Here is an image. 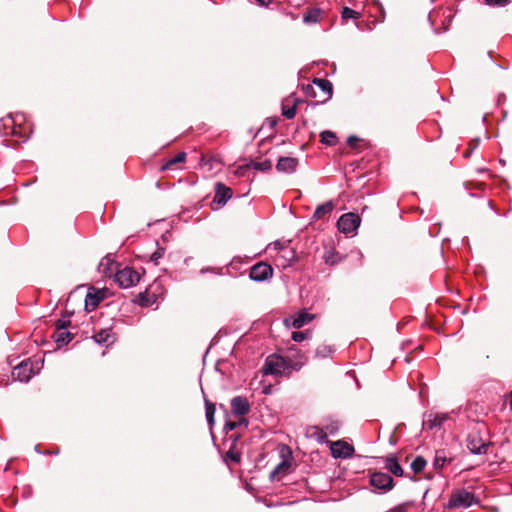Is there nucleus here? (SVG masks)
<instances>
[{
  "instance_id": "obj_1",
  "label": "nucleus",
  "mask_w": 512,
  "mask_h": 512,
  "mask_svg": "<svg viewBox=\"0 0 512 512\" xmlns=\"http://www.w3.org/2000/svg\"><path fill=\"white\" fill-rule=\"evenodd\" d=\"M299 368L300 365H291L284 357L273 354L266 358L262 372L264 375H288L292 369L298 370Z\"/></svg>"
},
{
  "instance_id": "obj_2",
  "label": "nucleus",
  "mask_w": 512,
  "mask_h": 512,
  "mask_svg": "<svg viewBox=\"0 0 512 512\" xmlns=\"http://www.w3.org/2000/svg\"><path fill=\"white\" fill-rule=\"evenodd\" d=\"M43 366V360L25 359L12 371V377L20 382H28L34 375L39 373Z\"/></svg>"
},
{
  "instance_id": "obj_3",
  "label": "nucleus",
  "mask_w": 512,
  "mask_h": 512,
  "mask_svg": "<svg viewBox=\"0 0 512 512\" xmlns=\"http://www.w3.org/2000/svg\"><path fill=\"white\" fill-rule=\"evenodd\" d=\"M477 503L475 495L466 489L453 491L446 504L448 509H466Z\"/></svg>"
},
{
  "instance_id": "obj_4",
  "label": "nucleus",
  "mask_w": 512,
  "mask_h": 512,
  "mask_svg": "<svg viewBox=\"0 0 512 512\" xmlns=\"http://www.w3.org/2000/svg\"><path fill=\"white\" fill-rule=\"evenodd\" d=\"M24 121H25V117L23 114H15V115L9 114L6 117L1 119L2 125H3L4 129L6 130L5 134L6 135L11 134L14 136L19 135L20 138L23 139V141L28 139V136L22 135V134H26V128H22V126H21L22 122H24Z\"/></svg>"
},
{
  "instance_id": "obj_5",
  "label": "nucleus",
  "mask_w": 512,
  "mask_h": 512,
  "mask_svg": "<svg viewBox=\"0 0 512 512\" xmlns=\"http://www.w3.org/2000/svg\"><path fill=\"white\" fill-rule=\"evenodd\" d=\"M370 485L379 493H386L395 486L393 478L384 472H373L370 474Z\"/></svg>"
},
{
  "instance_id": "obj_6",
  "label": "nucleus",
  "mask_w": 512,
  "mask_h": 512,
  "mask_svg": "<svg viewBox=\"0 0 512 512\" xmlns=\"http://www.w3.org/2000/svg\"><path fill=\"white\" fill-rule=\"evenodd\" d=\"M114 280L121 288L127 289L139 282L140 274L131 267H125L116 272Z\"/></svg>"
},
{
  "instance_id": "obj_7",
  "label": "nucleus",
  "mask_w": 512,
  "mask_h": 512,
  "mask_svg": "<svg viewBox=\"0 0 512 512\" xmlns=\"http://www.w3.org/2000/svg\"><path fill=\"white\" fill-rule=\"evenodd\" d=\"M361 219L360 217L355 213H346L343 214L337 221V227L340 232L344 234H350L354 233L359 225H360Z\"/></svg>"
},
{
  "instance_id": "obj_8",
  "label": "nucleus",
  "mask_w": 512,
  "mask_h": 512,
  "mask_svg": "<svg viewBox=\"0 0 512 512\" xmlns=\"http://www.w3.org/2000/svg\"><path fill=\"white\" fill-rule=\"evenodd\" d=\"M273 275V269L270 265L264 262H259L253 265L249 272V278L256 282H262Z\"/></svg>"
},
{
  "instance_id": "obj_9",
  "label": "nucleus",
  "mask_w": 512,
  "mask_h": 512,
  "mask_svg": "<svg viewBox=\"0 0 512 512\" xmlns=\"http://www.w3.org/2000/svg\"><path fill=\"white\" fill-rule=\"evenodd\" d=\"M250 410L251 405L246 397L235 396L231 399V411L235 417L245 418Z\"/></svg>"
},
{
  "instance_id": "obj_10",
  "label": "nucleus",
  "mask_w": 512,
  "mask_h": 512,
  "mask_svg": "<svg viewBox=\"0 0 512 512\" xmlns=\"http://www.w3.org/2000/svg\"><path fill=\"white\" fill-rule=\"evenodd\" d=\"M314 319V315L307 313L305 310L299 311L297 314L290 316L284 320L287 327L300 329Z\"/></svg>"
},
{
  "instance_id": "obj_11",
  "label": "nucleus",
  "mask_w": 512,
  "mask_h": 512,
  "mask_svg": "<svg viewBox=\"0 0 512 512\" xmlns=\"http://www.w3.org/2000/svg\"><path fill=\"white\" fill-rule=\"evenodd\" d=\"M448 418L449 415L447 413H428L423 420V429L434 430L441 428Z\"/></svg>"
},
{
  "instance_id": "obj_12",
  "label": "nucleus",
  "mask_w": 512,
  "mask_h": 512,
  "mask_svg": "<svg viewBox=\"0 0 512 512\" xmlns=\"http://www.w3.org/2000/svg\"><path fill=\"white\" fill-rule=\"evenodd\" d=\"M354 453V447L342 440H338L331 445V454L334 458H349Z\"/></svg>"
},
{
  "instance_id": "obj_13",
  "label": "nucleus",
  "mask_w": 512,
  "mask_h": 512,
  "mask_svg": "<svg viewBox=\"0 0 512 512\" xmlns=\"http://www.w3.org/2000/svg\"><path fill=\"white\" fill-rule=\"evenodd\" d=\"M467 448L472 454H485L488 444L477 434H470L467 438Z\"/></svg>"
},
{
  "instance_id": "obj_14",
  "label": "nucleus",
  "mask_w": 512,
  "mask_h": 512,
  "mask_svg": "<svg viewBox=\"0 0 512 512\" xmlns=\"http://www.w3.org/2000/svg\"><path fill=\"white\" fill-rule=\"evenodd\" d=\"M233 195L232 189L225 184L218 182L215 184V196L213 202L219 205H225Z\"/></svg>"
},
{
  "instance_id": "obj_15",
  "label": "nucleus",
  "mask_w": 512,
  "mask_h": 512,
  "mask_svg": "<svg viewBox=\"0 0 512 512\" xmlns=\"http://www.w3.org/2000/svg\"><path fill=\"white\" fill-rule=\"evenodd\" d=\"M299 162L297 158L294 157H280L276 164V169L279 172L284 173H293L295 172Z\"/></svg>"
},
{
  "instance_id": "obj_16",
  "label": "nucleus",
  "mask_w": 512,
  "mask_h": 512,
  "mask_svg": "<svg viewBox=\"0 0 512 512\" xmlns=\"http://www.w3.org/2000/svg\"><path fill=\"white\" fill-rule=\"evenodd\" d=\"M96 343L109 346L114 343L115 336L111 329H101L93 336Z\"/></svg>"
},
{
  "instance_id": "obj_17",
  "label": "nucleus",
  "mask_w": 512,
  "mask_h": 512,
  "mask_svg": "<svg viewBox=\"0 0 512 512\" xmlns=\"http://www.w3.org/2000/svg\"><path fill=\"white\" fill-rule=\"evenodd\" d=\"M385 468L395 476L401 477L404 474V470L396 457H387L385 459Z\"/></svg>"
},
{
  "instance_id": "obj_18",
  "label": "nucleus",
  "mask_w": 512,
  "mask_h": 512,
  "mask_svg": "<svg viewBox=\"0 0 512 512\" xmlns=\"http://www.w3.org/2000/svg\"><path fill=\"white\" fill-rule=\"evenodd\" d=\"M313 84L316 85L326 95V99L331 98L333 86L329 80L323 78H315L313 80Z\"/></svg>"
},
{
  "instance_id": "obj_19",
  "label": "nucleus",
  "mask_w": 512,
  "mask_h": 512,
  "mask_svg": "<svg viewBox=\"0 0 512 512\" xmlns=\"http://www.w3.org/2000/svg\"><path fill=\"white\" fill-rule=\"evenodd\" d=\"M334 209V203L332 201H327L319 206H317L313 219H321L325 215H329Z\"/></svg>"
},
{
  "instance_id": "obj_20",
  "label": "nucleus",
  "mask_w": 512,
  "mask_h": 512,
  "mask_svg": "<svg viewBox=\"0 0 512 512\" xmlns=\"http://www.w3.org/2000/svg\"><path fill=\"white\" fill-rule=\"evenodd\" d=\"M322 10L320 8L309 9L303 16V22L306 24L318 23L321 19Z\"/></svg>"
},
{
  "instance_id": "obj_21",
  "label": "nucleus",
  "mask_w": 512,
  "mask_h": 512,
  "mask_svg": "<svg viewBox=\"0 0 512 512\" xmlns=\"http://www.w3.org/2000/svg\"><path fill=\"white\" fill-rule=\"evenodd\" d=\"M186 156L187 155H186L185 152L177 153L174 157L169 159L166 163H164L161 166V170L166 171V170L173 169L174 165L179 164V163H183L185 161V159H186Z\"/></svg>"
},
{
  "instance_id": "obj_22",
  "label": "nucleus",
  "mask_w": 512,
  "mask_h": 512,
  "mask_svg": "<svg viewBox=\"0 0 512 512\" xmlns=\"http://www.w3.org/2000/svg\"><path fill=\"white\" fill-rule=\"evenodd\" d=\"M450 460L451 459L447 457L444 450L436 451L433 466L436 470H440L446 465V463L450 462Z\"/></svg>"
},
{
  "instance_id": "obj_23",
  "label": "nucleus",
  "mask_w": 512,
  "mask_h": 512,
  "mask_svg": "<svg viewBox=\"0 0 512 512\" xmlns=\"http://www.w3.org/2000/svg\"><path fill=\"white\" fill-rule=\"evenodd\" d=\"M335 352V348L332 345L321 344L317 347L315 354L316 357L326 358L331 356Z\"/></svg>"
},
{
  "instance_id": "obj_24",
  "label": "nucleus",
  "mask_w": 512,
  "mask_h": 512,
  "mask_svg": "<svg viewBox=\"0 0 512 512\" xmlns=\"http://www.w3.org/2000/svg\"><path fill=\"white\" fill-rule=\"evenodd\" d=\"M283 254L277 258V261L282 259V261L279 262L278 265H281L282 267H287L290 265L291 261L294 258V251L292 249L285 248L283 251Z\"/></svg>"
},
{
  "instance_id": "obj_25",
  "label": "nucleus",
  "mask_w": 512,
  "mask_h": 512,
  "mask_svg": "<svg viewBox=\"0 0 512 512\" xmlns=\"http://www.w3.org/2000/svg\"><path fill=\"white\" fill-rule=\"evenodd\" d=\"M215 405L205 399V415L210 427L214 425Z\"/></svg>"
},
{
  "instance_id": "obj_26",
  "label": "nucleus",
  "mask_w": 512,
  "mask_h": 512,
  "mask_svg": "<svg viewBox=\"0 0 512 512\" xmlns=\"http://www.w3.org/2000/svg\"><path fill=\"white\" fill-rule=\"evenodd\" d=\"M325 263L328 265H335L340 262V255L333 249L327 250L324 254Z\"/></svg>"
},
{
  "instance_id": "obj_27",
  "label": "nucleus",
  "mask_w": 512,
  "mask_h": 512,
  "mask_svg": "<svg viewBox=\"0 0 512 512\" xmlns=\"http://www.w3.org/2000/svg\"><path fill=\"white\" fill-rule=\"evenodd\" d=\"M73 336L68 331H57L55 334V341L59 345H66L72 340Z\"/></svg>"
},
{
  "instance_id": "obj_28",
  "label": "nucleus",
  "mask_w": 512,
  "mask_h": 512,
  "mask_svg": "<svg viewBox=\"0 0 512 512\" xmlns=\"http://www.w3.org/2000/svg\"><path fill=\"white\" fill-rule=\"evenodd\" d=\"M321 142L326 144V145H329V146H333L336 144V135L332 132V131H323L321 133Z\"/></svg>"
},
{
  "instance_id": "obj_29",
  "label": "nucleus",
  "mask_w": 512,
  "mask_h": 512,
  "mask_svg": "<svg viewBox=\"0 0 512 512\" xmlns=\"http://www.w3.org/2000/svg\"><path fill=\"white\" fill-rule=\"evenodd\" d=\"M244 426V427H247L248 426V420L246 418H238L237 421H227L225 423V426H224V429L226 431H232L234 430L236 427L238 426Z\"/></svg>"
},
{
  "instance_id": "obj_30",
  "label": "nucleus",
  "mask_w": 512,
  "mask_h": 512,
  "mask_svg": "<svg viewBox=\"0 0 512 512\" xmlns=\"http://www.w3.org/2000/svg\"><path fill=\"white\" fill-rule=\"evenodd\" d=\"M427 462L422 456H417L411 463V469L415 473H419L424 470Z\"/></svg>"
},
{
  "instance_id": "obj_31",
  "label": "nucleus",
  "mask_w": 512,
  "mask_h": 512,
  "mask_svg": "<svg viewBox=\"0 0 512 512\" xmlns=\"http://www.w3.org/2000/svg\"><path fill=\"white\" fill-rule=\"evenodd\" d=\"M290 467V463L287 460H282L272 471L270 477L275 478L276 475L285 473Z\"/></svg>"
},
{
  "instance_id": "obj_32",
  "label": "nucleus",
  "mask_w": 512,
  "mask_h": 512,
  "mask_svg": "<svg viewBox=\"0 0 512 512\" xmlns=\"http://www.w3.org/2000/svg\"><path fill=\"white\" fill-rule=\"evenodd\" d=\"M251 168L257 170V171H268L272 167V163L270 160H264L262 162H250Z\"/></svg>"
},
{
  "instance_id": "obj_33",
  "label": "nucleus",
  "mask_w": 512,
  "mask_h": 512,
  "mask_svg": "<svg viewBox=\"0 0 512 512\" xmlns=\"http://www.w3.org/2000/svg\"><path fill=\"white\" fill-rule=\"evenodd\" d=\"M282 115L287 119H292L296 115V106L295 104L289 105L286 103L282 104Z\"/></svg>"
},
{
  "instance_id": "obj_34",
  "label": "nucleus",
  "mask_w": 512,
  "mask_h": 512,
  "mask_svg": "<svg viewBox=\"0 0 512 512\" xmlns=\"http://www.w3.org/2000/svg\"><path fill=\"white\" fill-rule=\"evenodd\" d=\"M341 16H342V19H344V20L358 19L360 17V13L349 8V7H344L342 10Z\"/></svg>"
},
{
  "instance_id": "obj_35",
  "label": "nucleus",
  "mask_w": 512,
  "mask_h": 512,
  "mask_svg": "<svg viewBox=\"0 0 512 512\" xmlns=\"http://www.w3.org/2000/svg\"><path fill=\"white\" fill-rule=\"evenodd\" d=\"M310 335L311 334L308 331H294V332H292L291 338L295 342H302L305 339L309 338Z\"/></svg>"
},
{
  "instance_id": "obj_36",
  "label": "nucleus",
  "mask_w": 512,
  "mask_h": 512,
  "mask_svg": "<svg viewBox=\"0 0 512 512\" xmlns=\"http://www.w3.org/2000/svg\"><path fill=\"white\" fill-rule=\"evenodd\" d=\"M338 428H339V423L337 421H333L330 424L325 425L323 428L324 432H325V436L334 435L338 431Z\"/></svg>"
},
{
  "instance_id": "obj_37",
  "label": "nucleus",
  "mask_w": 512,
  "mask_h": 512,
  "mask_svg": "<svg viewBox=\"0 0 512 512\" xmlns=\"http://www.w3.org/2000/svg\"><path fill=\"white\" fill-rule=\"evenodd\" d=\"M484 2L492 7H505L510 3V0H484Z\"/></svg>"
},
{
  "instance_id": "obj_38",
  "label": "nucleus",
  "mask_w": 512,
  "mask_h": 512,
  "mask_svg": "<svg viewBox=\"0 0 512 512\" xmlns=\"http://www.w3.org/2000/svg\"><path fill=\"white\" fill-rule=\"evenodd\" d=\"M249 169H251L250 163L241 165L236 169L235 174L239 177H244Z\"/></svg>"
},
{
  "instance_id": "obj_39",
  "label": "nucleus",
  "mask_w": 512,
  "mask_h": 512,
  "mask_svg": "<svg viewBox=\"0 0 512 512\" xmlns=\"http://www.w3.org/2000/svg\"><path fill=\"white\" fill-rule=\"evenodd\" d=\"M70 321L65 319H59L56 322L57 331H67Z\"/></svg>"
},
{
  "instance_id": "obj_40",
  "label": "nucleus",
  "mask_w": 512,
  "mask_h": 512,
  "mask_svg": "<svg viewBox=\"0 0 512 512\" xmlns=\"http://www.w3.org/2000/svg\"><path fill=\"white\" fill-rule=\"evenodd\" d=\"M408 507H409V503H401L399 505L392 507L387 512H407Z\"/></svg>"
},
{
  "instance_id": "obj_41",
  "label": "nucleus",
  "mask_w": 512,
  "mask_h": 512,
  "mask_svg": "<svg viewBox=\"0 0 512 512\" xmlns=\"http://www.w3.org/2000/svg\"><path fill=\"white\" fill-rule=\"evenodd\" d=\"M164 248H158L152 255L151 261L157 264L158 260L164 256Z\"/></svg>"
},
{
  "instance_id": "obj_42",
  "label": "nucleus",
  "mask_w": 512,
  "mask_h": 512,
  "mask_svg": "<svg viewBox=\"0 0 512 512\" xmlns=\"http://www.w3.org/2000/svg\"><path fill=\"white\" fill-rule=\"evenodd\" d=\"M227 457L230 458L233 462L238 463L240 461V455L237 452L229 450L227 452Z\"/></svg>"
},
{
  "instance_id": "obj_43",
  "label": "nucleus",
  "mask_w": 512,
  "mask_h": 512,
  "mask_svg": "<svg viewBox=\"0 0 512 512\" xmlns=\"http://www.w3.org/2000/svg\"><path fill=\"white\" fill-rule=\"evenodd\" d=\"M358 141H359V138L354 135H351L347 138V143L351 147H354Z\"/></svg>"
},
{
  "instance_id": "obj_44",
  "label": "nucleus",
  "mask_w": 512,
  "mask_h": 512,
  "mask_svg": "<svg viewBox=\"0 0 512 512\" xmlns=\"http://www.w3.org/2000/svg\"><path fill=\"white\" fill-rule=\"evenodd\" d=\"M272 245L273 248L278 251H283L285 249V245L281 241H275Z\"/></svg>"
},
{
  "instance_id": "obj_45",
  "label": "nucleus",
  "mask_w": 512,
  "mask_h": 512,
  "mask_svg": "<svg viewBox=\"0 0 512 512\" xmlns=\"http://www.w3.org/2000/svg\"><path fill=\"white\" fill-rule=\"evenodd\" d=\"M267 123L269 124V126L271 128L275 127L276 124H277V119L276 118H268L267 119Z\"/></svg>"
},
{
  "instance_id": "obj_46",
  "label": "nucleus",
  "mask_w": 512,
  "mask_h": 512,
  "mask_svg": "<svg viewBox=\"0 0 512 512\" xmlns=\"http://www.w3.org/2000/svg\"><path fill=\"white\" fill-rule=\"evenodd\" d=\"M260 6H268L271 3V0H255Z\"/></svg>"
},
{
  "instance_id": "obj_47",
  "label": "nucleus",
  "mask_w": 512,
  "mask_h": 512,
  "mask_svg": "<svg viewBox=\"0 0 512 512\" xmlns=\"http://www.w3.org/2000/svg\"><path fill=\"white\" fill-rule=\"evenodd\" d=\"M91 301H92L91 304L94 307H96L98 305V303H99V299L98 298H91Z\"/></svg>"
},
{
  "instance_id": "obj_48",
  "label": "nucleus",
  "mask_w": 512,
  "mask_h": 512,
  "mask_svg": "<svg viewBox=\"0 0 512 512\" xmlns=\"http://www.w3.org/2000/svg\"><path fill=\"white\" fill-rule=\"evenodd\" d=\"M310 90H313V87H312V86H307V88H306V92H307V94H309V93H310V92H309Z\"/></svg>"
},
{
  "instance_id": "obj_49",
  "label": "nucleus",
  "mask_w": 512,
  "mask_h": 512,
  "mask_svg": "<svg viewBox=\"0 0 512 512\" xmlns=\"http://www.w3.org/2000/svg\"><path fill=\"white\" fill-rule=\"evenodd\" d=\"M47 454H58V450L57 451L50 450L47 452Z\"/></svg>"
},
{
  "instance_id": "obj_50",
  "label": "nucleus",
  "mask_w": 512,
  "mask_h": 512,
  "mask_svg": "<svg viewBox=\"0 0 512 512\" xmlns=\"http://www.w3.org/2000/svg\"><path fill=\"white\" fill-rule=\"evenodd\" d=\"M470 154H471V151L466 152L465 157H469Z\"/></svg>"
},
{
  "instance_id": "obj_51",
  "label": "nucleus",
  "mask_w": 512,
  "mask_h": 512,
  "mask_svg": "<svg viewBox=\"0 0 512 512\" xmlns=\"http://www.w3.org/2000/svg\"><path fill=\"white\" fill-rule=\"evenodd\" d=\"M478 144H479V140L476 141L473 148L477 147Z\"/></svg>"
},
{
  "instance_id": "obj_52",
  "label": "nucleus",
  "mask_w": 512,
  "mask_h": 512,
  "mask_svg": "<svg viewBox=\"0 0 512 512\" xmlns=\"http://www.w3.org/2000/svg\"><path fill=\"white\" fill-rule=\"evenodd\" d=\"M35 450H36V452H38V453L40 452V451L38 450V446H35Z\"/></svg>"
},
{
  "instance_id": "obj_53",
  "label": "nucleus",
  "mask_w": 512,
  "mask_h": 512,
  "mask_svg": "<svg viewBox=\"0 0 512 512\" xmlns=\"http://www.w3.org/2000/svg\"><path fill=\"white\" fill-rule=\"evenodd\" d=\"M510 396H511V407H512V390H511Z\"/></svg>"
}]
</instances>
